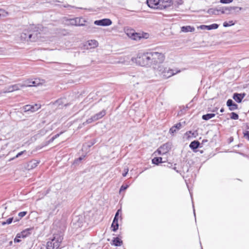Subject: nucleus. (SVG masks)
Listing matches in <instances>:
<instances>
[{"label":"nucleus","instance_id":"obj_56","mask_svg":"<svg viewBox=\"0 0 249 249\" xmlns=\"http://www.w3.org/2000/svg\"><path fill=\"white\" fill-rule=\"evenodd\" d=\"M55 139V137H54V136H53V137H52V141H53Z\"/></svg>","mask_w":249,"mask_h":249},{"label":"nucleus","instance_id":"obj_55","mask_svg":"<svg viewBox=\"0 0 249 249\" xmlns=\"http://www.w3.org/2000/svg\"><path fill=\"white\" fill-rule=\"evenodd\" d=\"M207 142V140H203L202 141V142Z\"/></svg>","mask_w":249,"mask_h":249},{"label":"nucleus","instance_id":"obj_20","mask_svg":"<svg viewBox=\"0 0 249 249\" xmlns=\"http://www.w3.org/2000/svg\"><path fill=\"white\" fill-rule=\"evenodd\" d=\"M32 230L31 228H28L23 230L21 232L19 233L20 236L22 238H25L27 237L31 234V231Z\"/></svg>","mask_w":249,"mask_h":249},{"label":"nucleus","instance_id":"obj_14","mask_svg":"<svg viewBox=\"0 0 249 249\" xmlns=\"http://www.w3.org/2000/svg\"><path fill=\"white\" fill-rule=\"evenodd\" d=\"M246 94L235 93L233 95V99L237 103H241L242 99L245 96Z\"/></svg>","mask_w":249,"mask_h":249},{"label":"nucleus","instance_id":"obj_1","mask_svg":"<svg viewBox=\"0 0 249 249\" xmlns=\"http://www.w3.org/2000/svg\"><path fill=\"white\" fill-rule=\"evenodd\" d=\"M151 66L155 70H158V67L162 66L161 64L165 60L164 54L162 53L153 51L150 52Z\"/></svg>","mask_w":249,"mask_h":249},{"label":"nucleus","instance_id":"obj_30","mask_svg":"<svg viewBox=\"0 0 249 249\" xmlns=\"http://www.w3.org/2000/svg\"><path fill=\"white\" fill-rule=\"evenodd\" d=\"M234 24V22L232 20L229 21V22L225 21L223 23V26L225 27H227L233 25Z\"/></svg>","mask_w":249,"mask_h":249},{"label":"nucleus","instance_id":"obj_50","mask_svg":"<svg viewBox=\"0 0 249 249\" xmlns=\"http://www.w3.org/2000/svg\"><path fill=\"white\" fill-rule=\"evenodd\" d=\"M177 3L178 5H181L183 3V0H177Z\"/></svg>","mask_w":249,"mask_h":249},{"label":"nucleus","instance_id":"obj_23","mask_svg":"<svg viewBox=\"0 0 249 249\" xmlns=\"http://www.w3.org/2000/svg\"><path fill=\"white\" fill-rule=\"evenodd\" d=\"M111 227L112 228V231H115L118 230L119 227L118 219L116 218H114L111 225Z\"/></svg>","mask_w":249,"mask_h":249},{"label":"nucleus","instance_id":"obj_42","mask_svg":"<svg viewBox=\"0 0 249 249\" xmlns=\"http://www.w3.org/2000/svg\"><path fill=\"white\" fill-rule=\"evenodd\" d=\"M128 187V185H122L120 188V192L123 191L125 190Z\"/></svg>","mask_w":249,"mask_h":249},{"label":"nucleus","instance_id":"obj_41","mask_svg":"<svg viewBox=\"0 0 249 249\" xmlns=\"http://www.w3.org/2000/svg\"><path fill=\"white\" fill-rule=\"evenodd\" d=\"M32 108V105H28L24 107V109L25 111H31Z\"/></svg>","mask_w":249,"mask_h":249},{"label":"nucleus","instance_id":"obj_53","mask_svg":"<svg viewBox=\"0 0 249 249\" xmlns=\"http://www.w3.org/2000/svg\"><path fill=\"white\" fill-rule=\"evenodd\" d=\"M59 135H60V134H57L55 135L54 136L55 138H57L58 137H59Z\"/></svg>","mask_w":249,"mask_h":249},{"label":"nucleus","instance_id":"obj_31","mask_svg":"<svg viewBox=\"0 0 249 249\" xmlns=\"http://www.w3.org/2000/svg\"><path fill=\"white\" fill-rule=\"evenodd\" d=\"M41 107V106L40 105L38 104H35L34 106L32 105V109L31 112H35L36 110H37L39 108H40Z\"/></svg>","mask_w":249,"mask_h":249},{"label":"nucleus","instance_id":"obj_19","mask_svg":"<svg viewBox=\"0 0 249 249\" xmlns=\"http://www.w3.org/2000/svg\"><path fill=\"white\" fill-rule=\"evenodd\" d=\"M182 127V124L180 123H178L173 126L170 129V132L171 134H174L175 133L177 130L180 129Z\"/></svg>","mask_w":249,"mask_h":249},{"label":"nucleus","instance_id":"obj_54","mask_svg":"<svg viewBox=\"0 0 249 249\" xmlns=\"http://www.w3.org/2000/svg\"><path fill=\"white\" fill-rule=\"evenodd\" d=\"M238 10V9H235V10H233L232 11H234L236 13H238L239 12H237Z\"/></svg>","mask_w":249,"mask_h":249},{"label":"nucleus","instance_id":"obj_25","mask_svg":"<svg viewBox=\"0 0 249 249\" xmlns=\"http://www.w3.org/2000/svg\"><path fill=\"white\" fill-rule=\"evenodd\" d=\"M88 46L90 48H94L98 46V42L96 40H90L88 41Z\"/></svg>","mask_w":249,"mask_h":249},{"label":"nucleus","instance_id":"obj_22","mask_svg":"<svg viewBox=\"0 0 249 249\" xmlns=\"http://www.w3.org/2000/svg\"><path fill=\"white\" fill-rule=\"evenodd\" d=\"M194 27L191 26H182L181 28V31L183 32H192L195 31Z\"/></svg>","mask_w":249,"mask_h":249},{"label":"nucleus","instance_id":"obj_46","mask_svg":"<svg viewBox=\"0 0 249 249\" xmlns=\"http://www.w3.org/2000/svg\"><path fill=\"white\" fill-rule=\"evenodd\" d=\"M129 171V169L128 168H126L124 169V172L123 173V176L125 177L128 173V172Z\"/></svg>","mask_w":249,"mask_h":249},{"label":"nucleus","instance_id":"obj_26","mask_svg":"<svg viewBox=\"0 0 249 249\" xmlns=\"http://www.w3.org/2000/svg\"><path fill=\"white\" fill-rule=\"evenodd\" d=\"M161 157H156L152 159V162L153 164L158 165L160 163L165 162V160H162Z\"/></svg>","mask_w":249,"mask_h":249},{"label":"nucleus","instance_id":"obj_9","mask_svg":"<svg viewBox=\"0 0 249 249\" xmlns=\"http://www.w3.org/2000/svg\"><path fill=\"white\" fill-rule=\"evenodd\" d=\"M173 4L172 0H160L159 9L163 10L170 7Z\"/></svg>","mask_w":249,"mask_h":249},{"label":"nucleus","instance_id":"obj_29","mask_svg":"<svg viewBox=\"0 0 249 249\" xmlns=\"http://www.w3.org/2000/svg\"><path fill=\"white\" fill-rule=\"evenodd\" d=\"M207 13L210 15H218L219 13L217 8H210L207 11Z\"/></svg>","mask_w":249,"mask_h":249},{"label":"nucleus","instance_id":"obj_34","mask_svg":"<svg viewBox=\"0 0 249 249\" xmlns=\"http://www.w3.org/2000/svg\"><path fill=\"white\" fill-rule=\"evenodd\" d=\"M8 13L4 10L0 9V18L7 16Z\"/></svg>","mask_w":249,"mask_h":249},{"label":"nucleus","instance_id":"obj_32","mask_svg":"<svg viewBox=\"0 0 249 249\" xmlns=\"http://www.w3.org/2000/svg\"><path fill=\"white\" fill-rule=\"evenodd\" d=\"M41 107V106L40 105L38 104H35L34 106L32 105V109L31 112H35L36 110H37L39 108H40Z\"/></svg>","mask_w":249,"mask_h":249},{"label":"nucleus","instance_id":"obj_17","mask_svg":"<svg viewBox=\"0 0 249 249\" xmlns=\"http://www.w3.org/2000/svg\"><path fill=\"white\" fill-rule=\"evenodd\" d=\"M218 25L215 23L212 24L210 25H201L200 28L203 30H211L212 29H216L218 28Z\"/></svg>","mask_w":249,"mask_h":249},{"label":"nucleus","instance_id":"obj_24","mask_svg":"<svg viewBox=\"0 0 249 249\" xmlns=\"http://www.w3.org/2000/svg\"><path fill=\"white\" fill-rule=\"evenodd\" d=\"M199 145H200V143L198 141H194L191 142L189 146L191 149L194 150L197 149L199 146Z\"/></svg>","mask_w":249,"mask_h":249},{"label":"nucleus","instance_id":"obj_2","mask_svg":"<svg viewBox=\"0 0 249 249\" xmlns=\"http://www.w3.org/2000/svg\"><path fill=\"white\" fill-rule=\"evenodd\" d=\"M63 239L60 234L54 235L53 238L47 243V249H57Z\"/></svg>","mask_w":249,"mask_h":249},{"label":"nucleus","instance_id":"obj_45","mask_svg":"<svg viewBox=\"0 0 249 249\" xmlns=\"http://www.w3.org/2000/svg\"><path fill=\"white\" fill-rule=\"evenodd\" d=\"M121 212H122V211H121V209H119V210L117 211V212H116V214H115V215L114 218H116L117 219H118V216H119V214H120V213H121Z\"/></svg>","mask_w":249,"mask_h":249},{"label":"nucleus","instance_id":"obj_49","mask_svg":"<svg viewBox=\"0 0 249 249\" xmlns=\"http://www.w3.org/2000/svg\"><path fill=\"white\" fill-rule=\"evenodd\" d=\"M245 137H246L249 140V131H247L246 133L244 134Z\"/></svg>","mask_w":249,"mask_h":249},{"label":"nucleus","instance_id":"obj_43","mask_svg":"<svg viewBox=\"0 0 249 249\" xmlns=\"http://www.w3.org/2000/svg\"><path fill=\"white\" fill-rule=\"evenodd\" d=\"M217 10L218 11V13H219L220 12L221 14H225V13H226V11H225V10H224V7H219V8H217Z\"/></svg>","mask_w":249,"mask_h":249},{"label":"nucleus","instance_id":"obj_38","mask_svg":"<svg viewBox=\"0 0 249 249\" xmlns=\"http://www.w3.org/2000/svg\"><path fill=\"white\" fill-rule=\"evenodd\" d=\"M22 238V237L20 236L19 233H18L16 236V237L14 239V242L15 243H19L21 241V240L19 239V238Z\"/></svg>","mask_w":249,"mask_h":249},{"label":"nucleus","instance_id":"obj_51","mask_svg":"<svg viewBox=\"0 0 249 249\" xmlns=\"http://www.w3.org/2000/svg\"><path fill=\"white\" fill-rule=\"evenodd\" d=\"M220 111V112H223L224 111V109L223 108H221Z\"/></svg>","mask_w":249,"mask_h":249},{"label":"nucleus","instance_id":"obj_11","mask_svg":"<svg viewBox=\"0 0 249 249\" xmlns=\"http://www.w3.org/2000/svg\"><path fill=\"white\" fill-rule=\"evenodd\" d=\"M147 4L151 8L159 9L160 0H147Z\"/></svg>","mask_w":249,"mask_h":249},{"label":"nucleus","instance_id":"obj_28","mask_svg":"<svg viewBox=\"0 0 249 249\" xmlns=\"http://www.w3.org/2000/svg\"><path fill=\"white\" fill-rule=\"evenodd\" d=\"M215 114L214 113H208L205 115H203L202 117V118L204 120H209V119L214 117L215 116Z\"/></svg>","mask_w":249,"mask_h":249},{"label":"nucleus","instance_id":"obj_33","mask_svg":"<svg viewBox=\"0 0 249 249\" xmlns=\"http://www.w3.org/2000/svg\"><path fill=\"white\" fill-rule=\"evenodd\" d=\"M85 157V156H83L77 158V159H75L74 161L73 164L76 165L79 164V163L81 162L82 160L84 159Z\"/></svg>","mask_w":249,"mask_h":249},{"label":"nucleus","instance_id":"obj_10","mask_svg":"<svg viewBox=\"0 0 249 249\" xmlns=\"http://www.w3.org/2000/svg\"><path fill=\"white\" fill-rule=\"evenodd\" d=\"M94 23L98 26H107L111 25L112 21L109 18H104L96 20L94 21Z\"/></svg>","mask_w":249,"mask_h":249},{"label":"nucleus","instance_id":"obj_21","mask_svg":"<svg viewBox=\"0 0 249 249\" xmlns=\"http://www.w3.org/2000/svg\"><path fill=\"white\" fill-rule=\"evenodd\" d=\"M106 114V111L105 110H103L99 113L93 115L94 117V120L97 121L102 118H103Z\"/></svg>","mask_w":249,"mask_h":249},{"label":"nucleus","instance_id":"obj_39","mask_svg":"<svg viewBox=\"0 0 249 249\" xmlns=\"http://www.w3.org/2000/svg\"><path fill=\"white\" fill-rule=\"evenodd\" d=\"M231 118L233 120H237L238 119V115L235 112H232L231 114Z\"/></svg>","mask_w":249,"mask_h":249},{"label":"nucleus","instance_id":"obj_27","mask_svg":"<svg viewBox=\"0 0 249 249\" xmlns=\"http://www.w3.org/2000/svg\"><path fill=\"white\" fill-rule=\"evenodd\" d=\"M29 32V31H24L20 36L21 39L24 41H30L29 38L28 37V33Z\"/></svg>","mask_w":249,"mask_h":249},{"label":"nucleus","instance_id":"obj_35","mask_svg":"<svg viewBox=\"0 0 249 249\" xmlns=\"http://www.w3.org/2000/svg\"><path fill=\"white\" fill-rule=\"evenodd\" d=\"M13 219V217L9 218L8 219H7L6 220V221L2 222L1 224L3 226L5 225L6 224H10L12 223Z\"/></svg>","mask_w":249,"mask_h":249},{"label":"nucleus","instance_id":"obj_47","mask_svg":"<svg viewBox=\"0 0 249 249\" xmlns=\"http://www.w3.org/2000/svg\"><path fill=\"white\" fill-rule=\"evenodd\" d=\"M27 213V212H20L19 213H18V215L21 217H22L23 216H24Z\"/></svg>","mask_w":249,"mask_h":249},{"label":"nucleus","instance_id":"obj_52","mask_svg":"<svg viewBox=\"0 0 249 249\" xmlns=\"http://www.w3.org/2000/svg\"><path fill=\"white\" fill-rule=\"evenodd\" d=\"M12 244H13V241H11L10 242H9V246H12Z\"/></svg>","mask_w":249,"mask_h":249},{"label":"nucleus","instance_id":"obj_48","mask_svg":"<svg viewBox=\"0 0 249 249\" xmlns=\"http://www.w3.org/2000/svg\"><path fill=\"white\" fill-rule=\"evenodd\" d=\"M31 163L32 164V167L33 168V167H36L37 165V164L38 163V162H34L33 163L32 162H31Z\"/></svg>","mask_w":249,"mask_h":249},{"label":"nucleus","instance_id":"obj_18","mask_svg":"<svg viewBox=\"0 0 249 249\" xmlns=\"http://www.w3.org/2000/svg\"><path fill=\"white\" fill-rule=\"evenodd\" d=\"M112 245H114L116 247L121 246L123 245V241L121 240L119 237H114L112 240L111 243Z\"/></svg>","mask_w":249,"mask_h":249},{"label":"nucleus","instance_id":"obj_3","mask_svg":"<svg viewBox=\"0 0 249 249\" xmlns=\"http://www.w3.org/2000/svg\"><path fill=\"white\" fill-rule=\"evenodd\" d=\"M150 52L142 54L141 56L137 57L136 63L142 66H151Z\"/></svg>","mask_w":249,"mask_h":249},{"label":"nucleus","instance_id":"obj_36","mask_svg":"<svg viewBox=\"0 0 249 249\" xmlns=\"http://www.w3.org/2000/svg\"><path fill=\"white\" fill-rule=\"evenodd\" d=\"M94 121H96V120H94V117L92 116L90 118L88 119L86 122H84L83 124H90Z\"/></svg>","mask_w":249,"mask_h":249},{"label":"nucleus","instance_id":"obj_7","mask_svg":"<svg viewBox=\"0 0 249 249\" xmlns=\"http://www.w3.org/2000/svg\"><path fill=\"white\" fill-rule=\"evenodd\" d=\"M85 22L86 20L82 18H76L67 19L66 24L68 25L83 26L85 25Z\"/></svg>","mask_w":249,"mask_h":249},{"label":"nucleus","instance_id":"obj_6","mask_svg":"<svg viewBox=\"0 0 249 249\" xmlns=\"http://www.w3.org/2000/svg\"><path fill=\"white\" fill-rule=\"evenodd\" d=\"M36 28L34 25L30 26V30L28 33V37L30 41H36L41 36L40 33L37 30H36Z\"/></svg>","mask_w":249,"mask_h":249},{"label":"nucleus","instance_id":"obj_58","mask_svg":"<svg viewBox=\"0 0 249 249\" xmlns=\"http://www.w3.org/2000/svg\"><path fill=\"white\" fill-rule=\"evenodd\" d=\"M193 208H194V206H193ZM194 215L195 216H196V213H195V209H194Z\"/></svg>","mask_w":249,"mask_h":249},{"label":"nucleus","instance_id":"obj_37","mask_svg":"<svg viewBox=\"0 0 249 249\" xmlns=\"http://www.w3.org/2000/svg\"><path fill=\"white\" fill-rule=\"evenodd\" d=\"M26 152V150H24V151H21L20 152H19L18 154H17V155L15 157L11 158L10 160H13L15 159L16 158H18L20 156L22 155L24 153H25Z\"/></svg>","mask_w":249,"mask_h":249},{"label":"nucleus","instance_id":"obj_4","mask_svg":"<svg viewBox=\"0 0 249 249\" xmlns=\"http://www.w3.org/2000/svg\"><path fill=\"white\" fill-rule=\"evenodd\" d=\"M157 71L159 72L160 75L165 78H169L175 74L173 70L164 67L162 65L158 67Z\"/></svg>","mask_w":249,"mask_h":249},{"label":"nucleus","instance_id":"obj_44","mask_svg":"<svg viewBox=\"0 0 249 249\" xmlns=\"http://www.w3.org/2000/svg\"><path fill=\"white\" fill-rule=\"evenodd\" d=\"M233 0H220V2L222 3H230L232 2Z\"/></svg>","mask_w":249,"mask_h":249},{"label":"nucleus","instance_id":"obj_12","mask_svg":"<svg viewBox=\"0 0 249 249\" xmlns=\"http://www.w3.org/2000/svg\"><path fill=\"white\" fill-rule=\"evenodd\" d=\"M168 150V143H165L160 146L155 153H157L158 155H163L167 153Z\"/></svg>","mask_w":249,"mask_h":249},{"label":"nucleus","instance_id":"obj_16","mask_svg":"<svg viewBox=\"0 0 249 249\" xmlns=\"http://www.w3.org/2000/svg\"><path fill=\"white\" fill-rule=\"evenodd\" d=\"M238 9L237 12H239L242 9L241 7H238L236 6H230V7H224V10L226 11L227 14H230L232 13L233 10Z\"/></svg>","mask_w":249,"mask_h":249},{"label":"nucleus","instance_id":"obj_59","mask_svg":"<svg viewBox=\"0 0 249 249\" xmlns=\"http://www.w3.org/2000/svg\"><path fill=\"white\" fill-rule=\"evenodd\" d=\"M57 102H58L59 104H60V100H58V101H57Z\"/></svg>","mask_w":249,"mask_h":249},{"label":"nucleus","instance_id":"obj_8","mask_svg":"<svg viewBox=\"0 0 249 249\" xmlns=\"http://www.w3.org/2000/svg\"><path fill=\"white\" fill-rule=\"evenodd\" d=\"M42 83L40 79H28L24 81L22 85L23 87H37Z\"/></svg>","mask_w":249,"mask_h":249},{"label":"nucleus","instance_id":"obj_15","mask_svg":"<svg viewBox=\"0 0 249 249\" xmlns=\"http://www.w3.org/2000/svg\"><path fill=\"white\" fill-rule=\"evenodd\" d=\"M227 105L229 107L230 110H234L238 108V105L234 103L231 99L228 100Z\"/></svg>","mask_w":249,"mask_h":249},{"label":"nucleus","instance_id":"obj_40","mask_svg":"<svg viewBox=\"0 0 249 249\" xmlns=\"http://www.w3.org/2000/svg\"><path fill=\"white\" fill-rule=\"evenodd\" d=\"M88 30L89 32L94 33L95 32L96 27L94 26L89 27Z\"/></svg>","mask_w":249,"mask_h":249},{"label":"nucleus","instance_id":"obj_5","mask_svg":"<svg viewBox=\"0 0 249 249\" xmlns=\"http://www.w3.org/2000/svg\"><path fill=\"white\" fill-rule=\"evenodd\" d=\"M127 35L132 39L134 40H140L142 38L146 39L149 37V34L146 33H137L134 31H130L126 33Z\"/></svg>","mask_w":249,"mask_h":249},{"label":"nucleus","instance_id":"obj_57","mask_svg":"<svg viewBox=\"0 0 249 249\" xmlns=\"http://www.w3.org/2000/svg\"><path fill=\"white\" fill-rule=\"evenodd\" d=\"M55 139V137H54V136H53V137H52V141H53Z\"/></svg>","mask_w":249,"mask_h":249},{"label":"nucleus","instance_id":"obj_13","mask_svg":"<svg viewBox=\"0 0 249 249\" xmlns=\"http://www.w3.org/2000/svg\"><path fill=\"white\" fill-rule=\"evenodd\" d=\"M23 87V85L21 84H15L10 86L7 88L5 92H13L20 89V88Z\"/></svg>","mask_w":249,"mask_h":249}]
</instances>
